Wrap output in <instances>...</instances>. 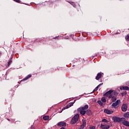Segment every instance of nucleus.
<instances>
[{"label": "nucleus", "mask_w": 129, "mask_h": 129, "mask_svg": "<svg viewBox=\"0 0 129 129\" xmlns=\"http://www.w3.org/2000/svg\"><path fill=\"white\" fill-rule=\"evenodd\" d=\"M88 109V105H85L84 107L79 108L78 109V111H80L81 114L83 116L85 115V113L88 115H90V114H91V110ZM86 109L88 110L86 111Z\"/></svg>", "instance_id": "obj_1"}, {"label": "nucleus", "mask_w": 129, "mask_h": 129, "mask_svg": "<svg viewBox=\"0 0 129 129\" xmlns=\"http://www.w3.org/2000/svg\"><path fill=\"white\" fill-rule=\"evenodd\" d=\"M78 119H79V114H77L72 117L71 121V123H72V124H75V123L78 121Z\"/></svg>", "instance_id": "obj_2"}, {"label": "nucleus", "mask_w": 129, "mask_h": 129, "mask_svg": "<svg viewBox=\"0 0 129 129\" xmlns=\"http://www.w3.org/2000/svg\"><path fill=\"white\" fill-rule=\"evenodd\" d=\"M117 95V92L116 91H114L111 95L109 96V98H111V100L113 102L116 101V96Z\"/></svg>", "instance_id": "obj_3"}, {"label": "nucleus", "mask_w": 129, "mask_h": 129, "mask_svg": "<svg viewBox=\"0 0 129 129\" xmlns=\"http://www.w3.org/2000/svg\"><path fill=\"white\" fill-rule=\"evenodd\" d=\"M123 119V117L120 118L118 117H114L113 118V121L114 122H120V121H122Z\"/></svg>", "instance_id": "obj_4"}, {"label": "nucleus", "mask_w": 129, "mask_h": 129, "mask_svg": "<svg viewBox=\"0 0 129 129\" xmlns=\"http://www.w3.org/2000/svg\"><path fill=\"white\" fill-rule=\"evenodd\" d=\"M100 127L102 129H109L110 127V125H107L106 123H101L100 124Z\"/></svg>", "instance_id": "obj_5"}, {"label": "nucleus", "mask_w": 129, "mask_h": 129, "mask_svg": "<svg viewBox=\"0 0 129 129\" xmlns=\"http://www.w3.org/2000/svg\"><path fill=\"white\" fill-rule=\"evenodd\" d=\"M121 109L122 111L125 112L127 110V104H123L121 106Z\"/></svg>", "instance_id": "obj_6"}, {"label": "nucleus", "mask_w": 129, "mask_h": 129, "mask_svg": "<svg viewBox=\"0 0 129 129\" xmlns=\"http://www.w3.org/2000/svg\"><path fill=\"white\" fill-rule=\"evenodd\" d=\"M113 90H109L108 92H107L106 93L104 94V96H106V97H107L110 96V95H111V94H112L113 93Z\"/></svg>", "instance_id": "obj_7"}, {"label": "nucleus", "mask_w": 129, "mask_h": 129, "mask_svg": "<svg viewBox=\"0 0 129 129\" xmlns=\"http://www.w3.org/2000/svg\"><path fill=\"white\" fill-rule=\"evenodd\" d=\"M122 123H123L124 125H125V126H129V122L126 121L125 118H123V120H122Z\"/></svg>", "instance_id": "obj_8"}, {"label": "nucleus", "mask_w": 129, "mask_h": 129, "mask_svg": "<svg viewBox=\"0 0 129 129\" xmlns=\"http://www.w3.org/2000/svg\"><path fill=\"white\" fill-rule=\"evenodd\" d=\"M104 112H105V113H107V114H112L113 113V111L105 109L104 110Z\"/></svg>", "instance_id": "obj_9"}, {"label": "nucleus", "mask_w": 129, "mask_h": 129, "mask_svg": "<svg viewBox=\"0 0 129 129\" xmlns=\"http://www.w3.org/2000/svg\"><path fill=\"white\" fill-rule=\"evenodd\" d=\"M120 90H127L129 91V87L127 86H122L120 87Z\"/></svg>", "instance_id": "obj_10"}, {"label": "nucleus", "mask_w": 129, "mask_h": 129, "mask_svg": "<svg viewBox=\"0 0 129 129\" xmlns=\"http://www.w3.org/2000/svg\"><path fill=\"white\" fill-rule=\"evenodd\" d=\"M58 126H66V123L64 122H59L57 123Z\"/></svg>", "instance_id": "obj_11"}, {"label": "nucleus", "mask_w": 129, "mask_h": 129, "mask_svg": "<svg viewBox=\"0 0 129 129\" xmlns=\"http://www.w3.org/2000/svg\"><path fill=\"white\" fill-rule=\"evenodd\" d=\"M102 76V74L99 73L97 74V76L96 77V80H99L100 78Z\"/></svg>", "instance_id": "obj_12"}, {"label": "nucleus", "mask_w": 129, "mask_h": 129, "mask_svg": "<svg viewBox=\"0 0 129 129\" xmlns=\"http://www.w3.org/2000/svg\"><path fill=\"white\" fill-rule=\"evenodd\" d=\"M31 77H32V75L29 74L27 77H26L24 79H23L22 81H26V80H28L29 79V78H31Z\"/></svg>", "instance_id": "obj_13"}, {"label": "nucleus", "mask_w": 129, "mask_h": 129, "mask_svg": "<svg viewBox=\"0 0 129 129\" xmlns=\"http://www.w3.org/2000/svg\"><path fill=\"white\" fill-rule=\"evenodd\" d=\"M124 117H125V118H128L129 117V112H126L124 114Z\"/></svg>", "instance_id": "obj_14"}, {"label": "nucleus", "mask_w": 129, "mask_h": 129, "mask_svg": "<svg viewBox=\"0 0 129 129\" xmlns=\"http://www.w3.org/2000/svg\"><path fill=\"white\" fill-rule=\"evenodd\" d=\"M112 106L114 108H117V105L116 104V103L115 102L112 103Z\"/></svg>", "instance_id": "obj_15"}, {"label": "nucleus", "mask_w": 129, "mask_h": 129, "mask_svg": "<svg viewBox=\"0 0 129 129\" xmlns=\"http://www.w3.org/2000/svg\"><path fill=\"white\" fill-rule=\"evenodd\" d=\"M49 118V116H44L43 117V119H44V120H48Z\"/></svg>", "instance_id": "obj_16"}, {"label": "nucleus", "mask_w": 129, "mask_h": 129, "mask_svg": "<svg viewBox=\"0 0 129 129\" xmlns=\"http://www.w3.org/2000/svg\"><path fill=\"white\" fill-rule=\"evenodd\" d=\"M100 85H101V84H99V85H98L93 90V92H94V91H97V90H98V87H99V86H100Z\"/></svg>", "instance_id": "obj_17"}, {"label": "nucleus", "mask_w": 129, "mask_h": 129, "mask_svg": "<svg viewBox=\"0 0 129 129\" xmlns=\"http://www.w3.org/2000/svg\"><path fill=\"white\" fill-rule=\"evenodd\" d=\"M97 103H98V104H99V105H101V106H102V105H103V103H102V102H101V101L100 100H98L97 101Z\"/></svg>", "instance_id": "obj_18"}, {"label": "nucleus", "mask_w": 129, "mask_h": 129, "mask_svg": "<svg viewBox=\"0 0 129 129\" xmlns=\"http://www.w3.org/2000/svg\"><path fill=\"white\" fill-rule=\"evenodd\" d=\"M73 104H74V103L73 102H71V103H69L68 104V106L69 107H71V106H73Z\"/></svg>", "instance_id": "obj_19"}, {"label": "nucleus", "mask_w": 129, "mask_h": 129, "mask_svg": "<svg viewBox=\"0 0 129 129\" xmlns=\"http://www.w3.org/2000/svg\"><path fill=\"white\" fill-rule=\"evenodd\" d=\"M101 100L102 102H106V99H105V97H102Z\"/></svg>", "instance_id": "obj_20"}, {"label": "nucleus", "mask_w": 129, "mask_h": 129, "mask_svg": "<svg viewBox=\"0 0 129 129\" xmlns=\"http://www.w3.org/2000/svg\"><path fill=\"white\" fill-rule=\"evenodd\" d=\"M108 122V121H107V120H106V119H103L102 120V122H105V123L107 124Z\"/></svg>", "instance_id": "obj_21"}, {"label": "nucleus", "mask_w": 129, "mask_h": 129, "mask_svg": "<svg viewBox=\"0 0 129 129\" xmlns=\"http://www.w3.org/2000/svg\"><path fill=\"white\" fill-rule=\"evenodd\" d=\"M125 40H126L127 41H129V35L127 34V35H126L125 36Z\"/></svg>", "instance_id": "obj_22"}, {"label": "nucleus", "mask_w": 129, "mask_h": 129, "mask_svg": "<svg viewBox=\"0 0 129 129\" xmlns=\"http://www.w3.org/2000/svg\"><path fill=\"white\" fill-rule=\"evenodd\" d=\"M117 105H118L120 103V100H117L116 102H115Z\"/></svg>", "instance_id": "obj_23"}, {"label": "nucleus", "mask_w": 129, "mask_h": 129, "mask_svg": "<svg viewBox=\"0 0 129 129\" xmlns=\"http://www.w3.org/2000/svg\"><path fill=\"white\" fill-rule=\"evenodd\" d=\"M68 108H69V107L68 106V105H67L66 106L64 107L62 110H65V109H67Z\"/></svg>", "instance_id": "obj_24"}, {"label": "nucleus", "mask_w": 129, "mask_h": 129, "mask_svg": "<svg viewBox=\"0 0 129 129\" xmlns=\"http://www.w3.org/2000/svg\"><path fill=\"white\" fill-rule=\"evenodd\" d=\"M12 63H13V60H10L8 63V66H10V65H11V64H12Z\"/></svg>", "instance_id": "obj_25"}, {"label": "nucleus", "mask_w": 129, "mask_h": 129, "mask_svg": "<svg viewBox=\"0 0 129 129\" xmlns=\"http://www.w3.org/2000/svg\"><path fill=\"white\" fill-rule=\"evenodd\" d=\"M82 125L85 126V125H86V121H83Z\"/></svg>", "instance_id": "obj_26"}, {"label": "nucleus", "mask_w": 129, "mask_h": 129, "mask_svg": "<svg viewBox=\"0 0 129 129\" xmlns=\"http://www.w3.org/2000/svg\"><path fill=\"white\" fill-rule=\"evenodd\" d=\"M14 2H16V3H18L19 4H20V3L21 2V1L20 0H13Z\"/></svg>", "instance_id": "obj_27"}, {"label": "nucleus", "mask_w": 129, "mask_h": 129, "mask_svg": "<svg viewBox=\"0 0 129 129\" xmlns=\"http://www.w3.org/2000/svg\"><path fill=\"white\" fill-rule=\"evenodd\" d=\"M84 127H85V126L84 125H81V127H80V128L81 129H83V128H84Z\"/></svg>", "instance_id": "obj_28"}, {"label": "nucleus", "mask_w": 129, "mask_h": 129, "mask_svg": "<svg viewBox=\"0 0 129 129\" xmlns=\"http://www.w3.org/2000/svg\"><path fill=\"white\" fill-rule=\"evenodd\" d=\"M90 129H95V126H91V127H90Z\"/></svg>", "instance_id": "obj_29"}, {"label": "nucleus", "mask_w": 129, "mask_h": 129, "mask_svg": "<svg viewBox=\"0 0 129 129\" xmlns=\"http://www.w3.org/2000/svg\"><path fill=\"white\" fill-rule=\"evenodd\" d=\"M59 37V36H56V37H55L54 38H53V40H55V39H58V37Z\"/></svg>", "instance_id": "obj_30"}, {"label": "nucleus", "mask_w": 129, "mask_h": 129, "mask_svg": "<svg viewBox=\"0 0 129 129\" xmlns=\"http://www.w3.org/2000/svg\"><path fill=\"white\" fill-rule=\"evenodd\" d=\"M31 129H35V127H34V126H31Z\"/></svg>", "instance_id": "obj_31"}, {"label": "nucleus", "mask_w": 129, "mask_h": 129, "mask_svg": "<svg viewBox=\"0 0 129 129\" xmlns=\"http://www.w3.org/2000/svg\"><path fill=\"white\" fill-rule=\"evenodd\" d=\"M126 85H127V86H129V82H127L126 83Z\"/></svg>", "instance_id": "obj_32"}, {"label": "nucleus", "mask_w": 129, "mask_h": 129, "mask_svg": "<svg viewBox=\"0 0 129 129\" xmlns=\"http://www.w3.org/2000/svg\"><path fill=\"white\" fill-rule=\"evenodd\" d=\"M92 59H93L94 58V57H95V55H93L92 56Z\"/></svg>", "instance_id": "obj_33"}, {"label": "nucleus", "mask_w": 129, "mask_h": 129, "mask_svg": "<svg viewBox=\"0 0 129 129\" xmlns=\"http://www.w3.org/2000/svg\"><path fill=\"white\" fill-rule=\"evenodd\" d=\"M1 55H2V53L1 52H0V56H1Z\"/></svg>", "instance_id": "obj_34"}]
</instances>
